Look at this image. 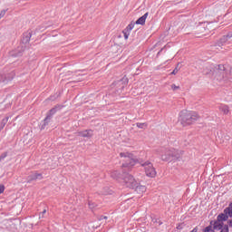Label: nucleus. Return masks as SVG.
<instances>
[{"label":"nucleus","mask_w":232,"mask_h":232,"mask_svg":"<svg viewBox=\"0 0 232 232\" xmlns=\"http://www.w3.org/2000/svg\"><path fill=\"white\" fill-rule=\"evenodd\" d=\"M120 157L123 159L122 168H125L128 171H130V168H133V166L138 162L142 166V168H144L147 177L154 179V177L157 176V170H155V167H153V163L150 161L137 160L133 154L129 152H121L120 153Z\"/></svg>","instance_id":"f257e3e1"},{"label":"nucleus","mask_w":232,"mask_h":232,"mask_svg":"<svg viewBox=\"0 0 232 232\" xmlns=\"http://www.w3.org/2000/svg\"><path fill=\"white\" fill-rule=\"evenodd\" d=\"M182 150H177L171 147H161L157 150V154L160 155L161 160L171 162V160H179L182 157Z\"/></svg>","instance_id":"f03ea898"},{"label":"nucleus","mask_w":232,"mask_h":232,"mask_svg":"<svg viewBox=\"0 0 232 232\" xmlns=\"http://www.w3.org/2000/svg\"><path fill=\"white\" fill-rule=\"evenodd\" d=\"M122 179L127 188L135 189L140 194L146 192V186L139 185V182L133 179L131 174L126 173V169L123 170Z\"/></svg>","instance_id":"7ed1b4c3"},{"label":"nucleus","mask_w":232,"mask_h":232,"mask_svg":"<svg viewBox=\"0 0 232 232\" xmlns=\"http://www.w3.org/2000/svg\"><path fill=\"white\" fill-rule=\"evenodd\" d=\"M198 121V114L195 111H182L179 113V122L183 126H189Z\"/></svg>","instance_id":"20e7f679"},{"label":"nucleus","mask_w":232,"mask_h":232,"mask_svg":"<svg viewBox=\"0 0 232 232\" xmlns=\"http://www.w3.org/2000/svg\"><path fill=\"white\" fill-rule=\"evenodd\" d=\"M226 67L224 65H213L209 72H206L205 73L208 75V73H211L214 75L215 79L217 81H227V77H226L225 73Z\"/></svg>","instance_id":"39448f33"},{"label":"nucleus","mask_w":232,"mask_h":232,"mask_svg":"<svg viewBox=\"0 0 232 232\" xmlns=\"http://www.w3.org/2000/svg\"><path fill=\"white\" fill-rule=\"evenodd\" d=\"M59 110H63V105L57 104L53 109H51L44 120V123L42 124L41 130H44L48 124L52 121V119L53 118L56 111H59Z\"/></svg>","instance_id":"423d86ee"},{"label":"nucleus","mask_w":232,"mask_h":232,"mask_svg":"<svg viewBox=\"0 0 232 232\" xmlns=\"http://www.w3.org/2000/svg\"><path fill=\"white\" fill-rule=\"evenodd\" d=\"M37 180H43L42 173L34 172L27 177L28 184H32V182H35Z\"/></svg>","instance_id":"0eeeda50"},{"label":"nucleus","mask_w":232,"mask_h":232,"mask_svg":"<svg viewBox=\"0 0 232 232\" xmlns=\"http://www.w3.org/2000/svg\"><path fill=\"white\" fill-rule=\"evenodd\" d=\"M209 226H211L213 231H215V229L216 231H220V229H222V227H224V223L222 221H218V219L211 220Z\"/></svg>","instance_id":"6e6552de"},{"label":"nucleus","mask_w":232,"mask_h":232,"mask_svg":"<svg viewBox=\"0 0 232 232\" xmlns=\"http://www.w3.org/2000/svg\"><path fill=\"white\" fill-rule=\"evenodd\" d=\"M81 137H84L87 139H92L93 137V130H86L80 132Z\"/></svg>","instance_id":"1a4fd4ad"},{"label":"nucleus","mask_w":232,"mask_h":232,"mask_svg":"<svg viewBox=\"0 0 232 232\" xmlns=\"http://www.w3.org/2000/svg\"><path fill=\"white\" fill-rule=\"evenodd\" d=\"M149 13H145L141 17H140L136 22L135 24H146V19H148Z\"/></svg>","instance_id":"9d476101"},{"label":"nucleus","mask_w":232,"mask_h":232,"mask_svg":"<svg viewBox=\"0 0 232 232\" xmlns=\"http://www.w3.org/2000/svg\"><path fill=\"white\" fill-rule=\"evenodd\" d=\"M30 39H32V33L24 34V36L22 39L23 44H26L30 43Z\"/></svg>","instance_id":"9b49d317"},{"label":"nucleus","mask_w":232,"mask_h":232,"mask_svg":"<svg viewBox=\"0 0 232 232\" xmlns=\"http://www.w3.org/2000/svg\"><path fill=\"white\" fill-rule=\"evenodd\" d=\"M227 218H229V216H227V213H226L225 210L218 216V222H226Z\"/></svg>","instance_id":"f8f14e48"},{"label":"nucleus","mask_w":232,"mask_h":232,"mask_svg":"<svg viewBox=\"0 0 232 232\" xmlns=\"http://www.w3.org/2000/svg\"><path fill=\"white\" fill-rule=\"evenodd\" d=\"M218 110H220L224 115L229 113V107H227V105L221 104L218 106Z\"/></svg>","instance_id":"ddd939ff"},{"label":"nucleus","mask_w":232,"mask_h":232,"mask_svg":"<svg viewBox=\"0 0 232 232\" xmlns=\"http://www.w3.org/2000/svg\"><path fill=\"white\" fill-rule=\"evenodd\" d=\"M232 37V33H228L227 35H224L221 39H220V43L223 44V43H227L228 39H231Z\"/></svg>","instance_id":"4468645a"},{"label":"nucleus","mask_w":232,"mask_h":232,"mask_svg":"<svg viewBox=\"0 0 232 232\" xmlns=\"http://www.w3.org/2000/svg\"><path fill=\"white\" fill-rule=\"evenodd\" d=\"M133 28H135V24L130 23V24L125 28V30H126L127 32H130V31L133 30Z\"/></svg>","instance_id":"2eb2a0df"},{"label":"nucleus","mask_w":232,"mask_h":232,"mask_svg":"<svg viewBox=\"0 0 232 232\" xmlns=\"http://www.w3.org/2000/svg\"><path fill=\"white\" fill-rule=\"evenodd\" d=\"M180 63H178V65L176 66V68L173 70V72H171V75H177V73H179V71L180 70L179 67Z\"/></svg>","instance_id":"dca6fc26"},{"label":"nucleus","mask_w":232,"mask_h":232,"mask_svg":"<svg viewBox=\"0 0 232 232\" xmlns=\"http://www.w3.org/2000/svg\"><path fill=\"white\" fill-rule=\"evenodd\" d=\"M8 157V152H3L1 155H0V160H5V159H6Z\"/></svg>","instance_id":"f3484780"},{"label":"nucleus","mask_w":232,"mask_h":232,"mask_svg":"<svg viewBox=\"0 0 232 232\" xmlns=\"http://www.w3.org/2000/svg\"><path fill=\"white\" fill-rule=\"evenodd\" d=\"M225 213H227V217H230L232 218V209L231 208H225Z\"/></svg>","instance_id":"a211bd4d"},{"label":"nucleus","mask_w":232,"mask_h":232,"mask_svg":"<svg viewBox=\"0 0 232 232\" xmlns=\"http://www.w3.org/2000/svg\"><path fill=\"white\" fill-rule=\"evenodd\" d=\"M219 230H220V232H229V227L227 225H225Z\"/></svg>","instance_id":"6ab92c4d"},{"label":"nucleus","mask_w":232,"mask_h":232,"mask_svg":"<svg viewBox=\"0 0 232 232\" xmlns=\"http://www.w3.org/2000/svg\"><path fill=\"white\" fill-rule=\"evenodd\" d=\"M124 39H128L130 37V31H126L125 29L122 31Z\"/></svg>","instance_id":"aec40b11"},{"label":"nucleus","mask_w":232,"mask_h":232,"mask_svg":"<svg viewBox=\"0 0 232 232\" xmlns=\"http://www.w3.org/2000/svg\"><path fill=\"white\" fill-rule=\"evenodd\" d=\"M7 121H8V119L3 120L2 123H1V126H0V131H1V130H3L5 128V125L6 124Z\"/></svg>","instance_id":"412c9836"},{"label":"nucleus","mask_w":232,"mask_h":232,"mask_svg":"<svg viewBox=\"0 0 232 232\" xmlns=\"http://www.w3.org/2000/svg\"><path fill=\"white\" fill-rule=\"evenodd\" d=\"M136 126H137V128H140L142 130V128H144V126H146V123L138 122V123H136Z\"/></svg>","instance_id":"4be33fe9"},{"label":"nucleus","mask_w":232,"mask_h":232,"mask_svg":"<svg viewBox=\"0 0 232 232\" xmlns=\"http://www.w3.org/2000/svg\"><path fill=\"white\" fill-rule=\"evenodd\" d=\"M5 14H6V10H2L1 11V13H0V19H3V17H5Z\"/></svg>","instance_id":"5701e85b"},{"label":"nucleus","mask_w":232,"mask_h":232,"mask_svg":"<svg viewBox=\"0 0 232 232\" xmlns=\"http://www.w3.org/2000/svg\"><path fill=\"white\" fill-rule=\"evenodd\" d=\"M1 82H6V78L3 75H0V84Z\"/></svg>","instance_id":"b1692460"},{"label":"nucleus","mask_w":232,"mask_h":232,"mask_svg":"<svg viewBox=\"0 0 232 232\" xmlns=\"http://www.w3.org/2000/svg\"><path fill=\"white\" fill-rule=\"evenodd\" d=\"M171 88H172V90L175 92L176 90H179V88H180V87H179V86H177V85H175V84H172V85H171Z\"/></svg>","instance_id":"393cba45"},{"label":"nucleus","mask_w":232,"mask_h":232,"mask_svg":"<svg viewBox=\"0 0 232 232\" xmlns=\"http://www.w3.org/2000/svg\"><path fill=\"white\" fill-rule=\"evenodd\" d=\"M89 208L93 209V208H95V203L89 202Z\"/></svg>","instance_id":"a878e982"},{"label":"nucleus","mask_w":232,"mask_h":232,"mask_svg":"<svg viewBox=\"0 0 232 232\" xmlns=\"http://www.w3.org/2000/svg\"><path fill=\"white\" fill-rule=\"evenodd\" d=\"M5 191V185H0V195Z\"/></svg>","instance_id":"bb28decb"},{"label":"nucleus","mask_w":232,"mask_h":232,"mask_svg":"<svg viewBox=\"0 0 232 232\" xmlns=\"http://www.w3.org/2000/svg\"><path fill=\"white\" fill-rule=\"evenodd\" d=\"M229 81H232V67L230 68V73L228 77Z\"/></svg>","instance_id":"cd10ccee"},{"label":"nucleus","mask_w":232,"mask_h":232,"mask_svg":"<svg viewBox=\"0 0 232 232\" xmlns=\"http://www.w3.org/2000/svg\"><path fill=\"white\" fill-rule=\"evenodd\" d=\"M227 224H228L229 227H232V219L228 220Z\"/></svg>","instance_id":"c85d7f7f"},{"label":"nucleus","mask_w":232,"mask_h":232,"mask_svg":"<svg viewBox=\"0 0 232 232\" xmlns=\"http://www.w3.org/2000/svg\"><path fill=\"white\" fill-rule=\"evenodd\" d=\"M227 208L232 209V203H230Z\"/></svg>","instance_id":"c756f323"},{"label":"nucleus","mask_w":232,"mask_h":232,"mask_svg":"<svg viewBox=\"0 0 232 232\" xmlns=\"http://www.w3.org/2000/svg\"><path fill=\"white\" fill-rule=\"evenodd\" d=\"M46 213V209H44L43 212L41 213L42 217Z\"/></svg>","instance_id":"7c9ffc66"},{"label":"nucleus","mask_w":232,"mask_h":232,"mask_svg":"<svg viewBox=\"0 0 232 232\" xmlns=\"http://www.w3.org/2000/svg\"><path fill=\"white\" fill-rule=\"evenodd\" d=\"M21 55H22L21 53H18L16 54L17 57H19V56H21Z\"/></svg>","instance_id":"2f4dec72"},{"label":"nucleus","mask_w":232,"mask_h":232,"mask_svg":"<svg viewBox=\"0 0 232 232\" xmlns=\"http://www.w3.org/2000/svg\"><path fill=\"white\" fill-rule=\"evenodd\" d=\"M159 224H160V225L162 224V222H160Z\"/></svg>","instance_id":"473e14b6"},{"label":"nucleus","mask_w":232,"mask_h":232,"mask_svg":"<svg viewBox=\"0 0 232 232\" xmlns=\"http://www.w3.org/2000/svg\"><path fill=\"white\" fill-rule=\"evenodd\" d=\"M0 162H2V160H0Z\"/></svg>","instance_id":"72a5a7b5"}]
</instances>
